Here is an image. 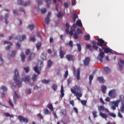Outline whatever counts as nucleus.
Here are the masks:
<instances>
[{"instance_id":"nucleus-51","label":"nucleus","mask_w":124,"mask_h":124,"mask_svg":"<svg viewBox=\"0 0 124 124\" xmlns=\"http://www.w3.org/2000/svg\"><path fill=\"white\" fill-rule=\"evenodd\" d=\"M57 18H62V13L60 12L57 15Z\"/></svg>"},{"instance_id":"nucleus-9","label":"nucleus","mask_w":124,"mask_h":124,"mask_svg":"<svg viewBox=\"0 0 124 124\" xmlns=\"http://www.w3.org/2000/svg\"><path fill=\"white\" fill-rule=\"evenodd\" d=\"M91 61V58L90 57H86L83 61L84 64L86 66H88L90 64V62Z\"/></svg>"},{"instance_id":"nucleus-28","label":"nucleus","mask_w":124,"mask_h":124,"mask_svg":"<svg viewBox=\"0 0 124 124\" xmlns=\"http://www.w3.org/2000/svg\"><path fill=\"white\" fill-rule=\"evenodd\" d=\"M93 80V75H90L89 76V84L90 85H92V82Z\"/></svg>"},{"instance_id":"nucleus-19","label":"nucleus","mask_w":124,"mask_h":124,"mask_svg":"<svg viewBox=\"0 0 124 124\" xmlns=\"http://www.w3.org/2000/svg\"><path fill=\"white\" fill-rule=\"evenodd\" d=\"M14 94L15 95L14 96V100L15 101V103H16L17 98H19V96H18V94H17L16 91L14 92Z\"/></svg>"},{"instance_id":"nucleus-45","label":"nucleus","mask_w":124,"mask_h":124,"mask_svg":"<svg viewBox=\"0 0 124 124\" xmlns=\"http://www.w3.org/2000/svg\"><path fill=\"white\" fill-rule=\"evenodd\" d=\"M30 41H32L33 42H35V36H33V37H31L30 38Z\"/></svg>"},{"instance_id":"nucleus-8","label":"nucleus","mask_w":124,"mask_h":124,"mask_svg":"<svg viewBox=\"0 0 124 124\" xmlns=\"http://www.w3.org/2000/svg\"><path fill=\"white\" fill-rule=\"evenodd\" d=\"M66 58L68 61H72V62H74L75 57L74 55L72 54H67L66 55Z\"/></svg>"},{"instance_id":"nucleus-43","label":"nucleus","mask_w":124,"mask_h":124,"mask_svg":"<svg viewBox=\"0 0 124 124\" xmlns=\"http://www.w3.org/2000/svg\"><path fill=\"white\" fill-rule=\"evenodd\" d=\"M84 38L86 41L90 40V37L89 35H87L84 36Z\"/></svg>"},{"instance_id":"nucleus-21","label":"nucleus","mask_w":124,"mask_h":124,"mask_svg":"<svg viewBox=\"0 0 124 124\" xmlns=\"http://www.w3.org/2000/svg\"><path fill=\"white\" fill-rule=\"evenodd\" d=\"M41 59L43 60V61H46V54L44 53V52L42 53V55L41 56Z\"/></svg>"},{"instance_id":"nucleus-39","label":"nucleus","mask_w":124,"mask_h":124,"mask_svg":"<svg viewBox=\"0 0 124 124\" xmlns=\"http://www.w3.org/2000/svg\"><path fill=\"white\" fill-rule=\"evenodd\" d=\"M48 67H51V65L53 64V62L51 60H48Z\"/></svg>"},{"instance_id":"nucleus-11","label":"nucleus","mask_w":124,"mask_h":124,"mask_svg":"<svg viewBox=\"0 0 124 124\" xmlns=\"http://www.w3.org/2000/svg\"><path fill=\"white\" fill-rule=\"evenodd\" d=\"M64 55H65V51H63L62 50V48L60 47V57L61 59H63L64 58Z\"/></svg>"},{"instance_id":"nucleus-12","label":"nucleus","mask_w":124,"mask_h":124,"mask_svg":"<svg viewBox=\"0 0 124 124\" xmlns=\"http://www.w3.org/2000/svg\"><path fill=\"white\" fill-rule=\"evenodd\" d=\"M51 15V13H48L46 18H45V23L48 25L49 24V22H50V16Z\"/></svg>"},{"instance_id":"nucleus-24","label":"nucleus","mask_w":124,"mask_h":124,"mask_svg":"<svg viewBox=\"0 0 124 124\" xmlns=\"http://www.w3.org/2000/svg\"><path fill=\"white\" fill-rule=\"evenodd\" d=\"M97 80L100 82V83H104V78L101 77H99L97 78Z\"/></svg>"},{"instance_id":"nucleus-54","label":"nucleus","mask_w":124,"mask_h":124,"mask_svg":"<svg viewBox=\"0 0 124 124\" xmlns=\"http://www.w3.org/2000/svg\"><path fill=\"white\" fill-rule=\"evenodd\" d=\"M122 113H124V104H123L122 107L120 108Z\"/></svg>"},{"instance_id":"nucleus-55","label":"nucleus","mask_w":124,"mask_h":124,"mask_svg":"<svg viewBox=\"0 0 124 124\" xmlns=\"http://www.w3.org/2000/svg\"><path fill=\"white\" fill-rule=\"evenodd\" d=\"M4 43V44H10V45L11 46H12V43H11L9 41H5Z\"/></svg>"},{"instance_id":"nucleus-46","label":"nucleus","mask_w":124,"mask_h":124,"mask_svg":"<svg viewBox=\"0 0 124 124\" xmlns=\"http://www.w3.org/2000/svg\"><path fill=\"white\" fill-rule=\"evenodd\" d=\"M77 32L78 34H80V33H83V31L81 29L78 28L77 30Z\"/></svg>"},{"instance_id":"nucleus-59","label":"nucleus","mask_w":124,"mask_h":124,"mask_svg":"<svg viewBox=\"0 0 124 124\" xmlns=\"http://www.w3.org/2000/svg\"><path fill=\"white\" fill-rule=\"evenodd\" d=\"M74 36L75 39H78V34H77V32L74 33Z\"/></svg>"},{"instance_id":"nucleus-36","label":"nucleus","mask_w":124,"mask_h":124,"mask_svg":"<svg viewBox=\"0 0 124 124\" xmlns=\"http://www.w3.org/2000/svg\"><path fill=\"white\" fill-rule=\"evenodd\" d=\"M52 89L53 90V91H57V89H58V86L57 85V84H53L52 86Z\"/></svg>"},{"instance_id":"nucleus-32","label":"nucleus","mask_w":124,"mask_h":124,"mask_svg":"<svg viewBox=\"0 0 124 124\" xmlns=\"http://www.w3.org/2000/svg\"><path fill=\"white\" fill-rule=\"evenodd\" d=\"M49 82H51V80L44 79L42 80V83L43 84H49Z\"/></svg>"},{"instance_id":"nucleus-58","label":"nucleus","mask_w":124,"mask_h":124,"mask_svg":"<svg viewBox=\"0 0 124 124\" xmlns=\"http://www.w3.org/2000/svg\"><path fill=\"white\" fill-rule=\"evenodd\" d=\"M3 63V59L0 56V65H1Z\"/></svg>"},{"instance_id":"nucleus-17","label":"nucleus","mask_w":124,"mask_h":124,"mask_svg":"<svg viewBox=\"0 0 124 124\" xmlns=\"http://www.w3.org/2000/svg\"><path fill=\"white\" fill-rule=\"evenodd\" d=\"M20 56L21 58L22 62H25V60L26 59V55H25V53H24L23 52H22L21 53Z\"/></svg>"},{"instance_id":"nucleus-60","label":"nucleus","mask_w":124,"mask_h":124,"mask_svg":"<svg viewBox=\"0 0 124 124\" xmlns=\"http://www.w3.org/2000/svg\"><path fill=\"white\" fill-rule=\"evenodd\" d=\"M66 28L67 30H69V29L70 28L69 23H68V22H67L66 24Z\"/></svg>"},{"instance_id":"nucleus-6","label":"nucleus","mask_w":124,"mask_h":124,"mask_svg":"<svg viewBox=\"0 0 124 124\" xmlns=\"http://www.w3.org/2000/svg\"><path fill=\"white\" fill-rule=\"evenodd\" d=\"M104 43H105V41L103 40L102 39H98L97 45L101 47L102 48V47H104L103 46V44H104Z\"/></svg>"},{"instance_id":"nucleus-50","label":"nucleus","mask_w":124,"mask_h":124,"mask_svg":"<svg viewBox=\"0 0 124 124\" xmlns=\"http://www.w3.org/2000/svg\"><path fill=\"white\" fill-rule=\"evenodd\" d=\"M24 70L26 73H29L30 72V68L28 67L24 68Z\"/></svg>"},{"instance_id":"nucleus-38","label":"nucleus","mask_w":124,"mask_h":124,"mask_svg":"<svg viewBox=\"0 0 124 124\" xmlns=\"http://www.w3.org/2000/svg\"><path fill=\"white\" fill-rule=\"evenodd\" d=\"M8 17H9V16H8V14L5 15V23L7 24H8V21H7V19H8Z\"/></svg>"},{"instance_id":"nucleus-53","label":"nucleus","mask_w":124,"mask_h":124,"mask_svg":"<svg viewBox=\"0 0 124 124\" xmlns=\"http://www.w3.org/2000/svg\"><path fill=\"white\" fill-rule=\"evenodd\" d=\"M104 52H100L99 53V57H100V58H103L104 57Z\"/></svg>"},{"instance_id":"nucleus-61","label":"nucleus","mask_w":124,"mask_h":124,"mask_svg":"<svg viewBox=\"0 0 124 124\" xmlns=\"http://www.w3.org/2000/svg\"><path fill=\"white\" fill-rule=\"evenodd\" d=\"M9 104L11 106H12V107H14V105H13V103H12V102L11 101V100L10 99L9 100Z\"/></svg>"},{"instance_id":"nucleus-44","label":"nucleus","mask_w":124,"mask_h":124,"mask_svg":"<svg viewBox=\"0 0 124 124\" xmlns=\"http://www.w3.org/2000/svg\"><path fill=\"white\" fill-rule=\"evenodd\" d=\"M80 102L82 105H87V100H81Z\"/></svg>"},{"instance_id":"nucleus-37","label":"nucleus","mask_w":124,"mask_h":124,"mask_svg":"<svg viewBox=\"0 0 124 124\" xmlns=\"http://www.w3.org/2000/svg\"><path fill=\"white\" fill-rule=\"evenodd\" d=\"M92 114H93L94 118H96L97 117V112H96V111H95V110L93 111Z\"/></svg>"},{"instance_id":"nucleus-27","label":"nucleus","mask_w":124,"mask_h":124,"mask_svg":"<svg viewBox=\"0 0 124 124\" xmlns=\"http://www.w3.org/2000/svg\"><path fill=\"white\" fill-rule=\"evenodd\" d=\"M76 25H78V27H80V28H82V27H83L81 20H77L76 22Z\"/></svg>"},{"instance_id":"nucleus-7","label":"nucleus","mask_w":124,"mask_h":124,"mask_svg":"<svg viewBox=\"0 0 124 124\" xmlns=\"http://www.w3.org/2000/svg\"><path fill=\"white\" fill-rule=\"evenodd\" d=\"M103 50H104V53H106L107 54H108V53H110V54H112L113 53V51L112 49L109 47H102Z\"/></svg>"},{"instance_id":"nucleus-56","label":"nucleus","mask_w":124,"mask_h":124,"mask_svg":"<svg viewBox=\"0 0 124 124\" xmlns=\"http://www.w3.org/2000/svg\"><path fill=\"white\" fill-rule=\"evenodd\" d=\"M75 31V30L74 29H71L70 32V35H73V33Z\"/></svg>"},{"instance_id":"nucleus-63","label":"nucleus","mask_w":124,"mask_h":124,"mask_svg":"<svg viewBox=\"0 0 124 124\" xmlns=\"http://www.w3.org/2000/svg\"><path fill=\"white\" fill-rule=\"evenodd\" d=\"M38 1V5H41V4H42V0H36Z\"/></svg>"},{"instance_id":"nucleus-4","label":"nucleus","mask_w":124,"mask_h":124,"mask_svg":"<svg viewBox=\"0 0 124 124\" xmlns=\"http://www.w3.org/2000/svg\"><path fill=\"white\" fill-rule=\"evenodd\" d=\"M18 120L20 123H25V124L29 123V119L28 118H25L21 115L18 116Z\"/></svg>"},{"instance_id":"nucleus-47","label":"nucleus","mask_w":124,"mask_h":124,"mask_svg":"<svg viewBox=\"0 0 124 124\" xmlns=\"http://www.w3.org/2000/svg\"><path fill=\"white\" fill-rule=\"evenodd\" d=\"M67 76H68V71L66 70L64 75V78H65V79H66V78H67Z\"/></svg>"},{"instance_id":"nucleus-48","label":"nucleus","mask_w":124,"mask_h":124,"mask_svg":"<svg viewBox=\"0 0 124 124\" xmlns=\"http://www.w3.org/2000/svg\"><path fill=\"white\" fill-rule=\"evenodd\" d=\"M49 110H48V109L45 108L44 109V114L45 115H48V114H49Z\"/></svg>"},{"instance_id":"nucleus-62","label":"nucleus","mask_w":124,"mask_h":124,"mask_svg":"<svg viewBox=\"0 0 124 124\" xmlns=\"http://www.w3.org/2000/svg\"><path fill=\"white\" fill-rule=\"evenodd\" d=\"M93 49H95V50H97V49H98V46H97L96 45H93Z\"/></svg>"},{"instance_id":"nucleus-41","label":"nucleus","mask_w":124,"mask_h":124,"mask_svg":"<svg viewBox=\"0 0 124 124\" xmlns=\"http://www.w3.org/2000/svg\"><path fill=\"white\" fill-rule=\"evenodd\" d=\"M25 79V82H26V81H28V82H30L31 81V78L29 76H26Z\"/></svg>"},{"instance_id":"nucleus-42","label":"nucleus","mask_w":124,"mask_h":124,"mask_svg":"<svg viewBox=\"0 0 124 124\" xmlns=\"http://www.w3.org/2000/svg\"><path fill=\"white\" fill-rule=\"evenodd\" d=\"M109 116L110 117H113V118H116V114L113 112H109L108 113Z\"/></svg>"},{"instance_id":"nucleus-13","label":"nucleus","mask_w":124,"mask_h":124,"mask_svg":"<svg viewBox=\"0 0 124 124\" xmlns=\"http://www.w3.org/2000/svg\"><path fill=\"white\" fill-rule=\"evenodd\" d=\"M35 58V53H31L30 56L28 58V62H30L31 59H34Z\"/></svg>"},{"instance_id":"nucleus-64","label":"nucleus","mask_w":124,"mask_h":124,"mask_svg":"<svg viewBox=\"0 0 124 124\" xmlns=\"http://www.w3.org/2000/svg\"><path fill=\"white\" fill-rule=\"evenodd\" d=\"M1 97L2 98H5V93H1Z\"/></svg>"},{"instance_id":"nucleus-1","label":"nucleus","mask_w":124,"mask_h":124,"mask_svg":"<svg viewBox=\"0 0 124 124\" xmlns=\"http://www.w3.org/2000/svg\"><path fill=\"white\" fill-rule=\"evenodd\" d=\"M71 92L76 96H77L78 100H79V101L81 100L80 97H82L83 94L82 93V89H81V87H80V86H78V85H75L74 89H71Z\"/></svg>"},{"instance_id":"nucleus-5","label":"nucleus","mask_w":124,"mask_h":124,"mask_svg":"<svg viewBox=\"0 0 124 124\" xmlns=\"http://www.w3.org/2000/svg\"><path fill=\"white\" fill-rule=\"evenodd\" d=\"M18 4H19V5H24V6H27L31 4V1H28L24 3V1H22V0H18Z\"/></svg>"},{"instance_id":"nucleus-15","label":"nucleus","mask_w":124,"mask_h":124,"mask_svg":"<svg viewBox=\"0 0 124 124\" xmlns=\"http://www.w3.org/2000/svg\"><path fill=\"white\" fill-rule=\"evenodd\" d=\"M119 103H120V100H117L116 101H114L112 102V104H113L115 107H118L119 106Z\"/></svg>"},{"instance_id":"nucleus-26","label":"nucleus","mask_w":124,"mask_h":124,"mask_svg":"<svg viewBox=\"0 0 124 124\" xmlns=\"http://www.w3.org/2000/svg\"><path fill=\"white\" fill-rule=\"evenodd\" d=\"M46 2V7L49 8L50 7V5H51V1L52 0H45Z\"/></svg>"},{"instance_id":"nucleus-14","label":"nucleus","mask_w":124,"mask_h":124,"mask_svg":"<svg viewBox=\"0 0 124 124\" xmlns=\"http://www.w3.org/2000/svg\"><path fill=\"white\" fill-rule=\"evenodd\" d=\"M99 115L102 118H103V119H105V120H107V115L105 113H103L102 112H99Z\"/></svg>"},{"instance_id":"nucleus-22","label":"nucleus","mask_w":124,"mask_h":124,"mask_svg":"<svg viewBox=\"0 0 124 124\" xmlns=\"http://www.w3.org/2000/svg\"><path fill=\"white\" fill-rule=\"evenodd\" d=\"M37 77H38V75H37L36 74H34L32 76V80L33 82H35L37 80Z\"/></svg>"},{"instance_id":"nucleus-49","label":"nucleus","mask_w":124,"mask_h":124,"mask_svg":"<svg viewBox=\"0 0 124 124\" xmlns=\"http://www.w3.org/2000/svg\"><path fill=\"white\" fill-rule=\"evenodd\" d=\"M1 89L2 90L3 92H6L7 91V88L4 86H2L1 87Z\"/></svg>"},{"instance_id":"nucleus-29","label":"nucleus","mask_w":124,"mask_h":124,"mask_svg":"<svg viewBox=\"0 0 124 124\" xmlns=\"http://www.w3.org/2000/svg\"><path fill=\"white\" fill-rule=\"evenodd\" d=\"M104 69L107 74H108V73H110V68H109V67H105Z\"/></svg>"},{"instance_id":"nucleus-31","label":"nucleus","mask_w":124,"mask_h":124,"mask_svg":"<svg viewBox=\"0 0 124 124\" xmlns=\"http://www.w3.org/2000/svg\"><path fill=\"white\" fill-rule=\"evenodd\" d=\"M77 46L78 47V52H80L82 50V46L80 44H77Z\"/></svg>"},{"instance_id":"nucleus-57","label":"nucleus","mask_w":124,"mask_h":124,"mask_svg":"<svg viewBox=\"0 0 124 124\" xmlns=\"http://www.w3.org/2000/svg\"><path fill=\"white\" fill-rule=\"evenodd\" d=\"M16 54V51L13 50L12 51V55H11V57H14L15 56V54Z\"/></svg>"},{"instance_id":"nucleus-2","label":"nucleus","mask_w":124,"mask_h":124,"mask_svg":"<svg viewBox=\"0 0 124 124\" xmlns=\"http://www.w3.org/2000/svg\"><path fill=\"white\" fill-rule=\"evenodd\" d=\"M14 74L15 76L14 77V79L16 83H17V84L18 85L19 87L21 88V87H22V82L18 80V77H19V72H18V70L16 69L15 70Z\"/></svg>"},{"instance_id":"nucleus-3","label":"nucleus","mask_w":124,"mask_h":124,"mask_svg":"<svg viewBox=\"0 0 124 124\" xmlns=\"http://www.w3.org/2000/svg\"><path fill=\"white\" fill-rule=\"evenodd\" d=\"M116 94L117 93L114 89H112L108 92V96H109L111 98H116V97L117 96Z\"/></svg>"},{"instance_id":"nucleus-30","label":"nucleus","mask_w":124,"mask_h":124,"mask_svg":"<svg viewBox=\"0 0 124 124\" xmlns=\"http://www.w3.org/2000/svg\"><path fill=\"white\" fill-rule=\"evenodd\" d=\"M78 18V15H76V14H73V20L74 22H75L76 21V19Z\"/></svg>"},{"instance_id":"nucleus-16","label":"nucleus","mask_w":124,"mask_h":124,"mask_svg":"<svg viewBox=\"0 0 124 124\" xmlns=\"http://www.w3.org/2000/svg\"><path fill=\"white\" fill-rule=\"evenodd\" d=\"M64 91L63 90V86L62 85L61 86V98H62L63 96H64Z\"/></svg>"},{"instance_id":"nucleus-34","label":"nucleus","mask_w":124,"mask_h":124,"mask_svg":"<svg viewBox=\"0 0 124 124\" xmlns=\"http://www.w3.org/2000/svg\"><path fill=\"white\" fill-rule=\"evenodd\" d=\"M47 108H48V109H49L50 110H51V111H53L54 110V108H53V105H52V104H48L47 105Z\"/></svg>"},{"instance_id":"nucleus-23","label":"nucleus","mask_w":124,"mask_h":124,"mask_svg":"<svg viewBox=\"0 0 124 124\" xmlns=\"http://www.w3.org/2000/svg\"><path fill=\"white\" fill-rule=\"evenodd\" d=\"M77 78L78 80H80V68H78L77 70Z\"/></svg>"},{"instance_id":"nucleus-33","label":"nucleus","mask_w":124,"mask_h":124,"mask_svg":"<svg viewBox=\"0 0 124 124\" xmlns=\"http://www.w3.org/2000/svg\"><path fill=\"white\" fill-rule=\"evenodd\" d=\"M86 48L87 49H89V50H90V51H91V52H93V49L92 46H91V45H86Z\"/></svg>"},{"instance_id":"nucleus-10","label":"nucleus","mask_w":124,"mask_h":124,"mask_svg":"<svg viewBox=\"0 0 124 124\" xmlns=\"http://www.w3.org/2000/svg\"><path fill=\"white\" fill-rule=\"evenodd\" d=\"M98 109L99 112H102L101 111H105V112H108L109 113V110H108L107 108H106L103 106H99L98 107Z\"/></svg>"},{"instance_id":"nucleus-52","label":"nucleus","mask_w":124,"mask_h":124,"mask_svg":"<svg viewBox=\"0 0 124 124\" xmlns=\"http://www.w3.org/2000/svg\"><path fill=\"white\" fill-rule=\"evenodd\" d=\"M30 53H31V50L30 49H27L25 51L26 55H29Z\"/></svg>"},{"instance_id":"nucleus-20","label":"nucleus","mask_w":124,"mask_h":124,"mask_svg":"<svg viewBox=\"0 0 124 124\" xmlns=\"http://www.w3.org/2000/svg\"><path fill=\"white\" fill-rule=\"evenodd\" d=\"M33 69L34 71H35V72L36 73H37V74H38V75H39V74H40V72L38 70V68L37 67V66H34L33 67Z\"/></svg>"},{"instance_id":"nucleus-35","label":"nucleus","mask_w":124,"mask_h":124,"mask_svg":"<svg viewBox=\"0 0 124 124\" xmlns=\"http://www.w3.org/2000/svg\"><path fill=\"white\" fill-rule=\"evenodd\" d=\"M28 28L29 29H30V30H31V31H32V30L34 29L35 26L33 24H31L28 26Z\"/></svg>"},{"instance_id":"nucleus-40","label":"nucleus","mask_w":124,"mask_h":124,"mask_svg":"<svg viewBox=\"0 0 124 124\" xmlns=\"http://www.w3.org/2000/svg\"><path fill=\"white\" fill-rule=\"evenodd\" d=\"M41 12L42 14H45V13L47 12V9H46V8L42 9L41 10Z\"/></svg>"},{"instance_id":"nucleus-18","label":"nucleus","mask_w":124,"mask_h":124,"mask_svg":"<svg viewBox=\"0 0 124 124\" xmlns=\"http://www.w3.org/2000/svg\"><path fill=\"white\" fill-rule=\"evenodd\" d=\"M102 91L103 93H106V91H107V87L105 86V85H103L101 87Z\"/></svg>"},{"instance_id":"nucleus-25","label":"nucleus","mask_w":124,"mask_h":124,"mask_svg":"<svg viewBox=\"0 0 124 124\" xmlns=\"http://www.w3.org/2000/svg\"><path fill=\"white\" fill-rule=\"evenodd\" d=\"M41 42H38L36 44V46L37 49V51L39 50V49H40V47H41Z\"/></svg>"}]
</instances>
